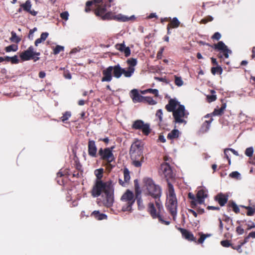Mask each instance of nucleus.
<instances>
[{
	"label": "nucleus",
	"instance_id": "nucleus-63",
	"mask_svg": "<svg viewBox=\"0 0 255 255\" xmlns=\"http://www.w3.org/2000/svg\"><path fill=\"white\" fill-rule=\"evenodd\" d=\"M164 50L163 48H162L160 49V50L158 52L157 54V58L158 59H161V55L163 52V51Z\"/></svg>",
	"mask_w": 255,
	"mask_h": 255
},
{
	"label": "nucleus",
	"instance_id": "nucleus-50",
	"mask_svg": "<svg viewBox=\"0 0 255 255\" xmlns=\"http://www.w3.org/2000/svg\"><path fill=\"white\" fill-rule=\"evenodd\" d=\"M221 245L223 247H226V248H228L230 246L231 247L232 245L231 243H230L229 241L227 240L222 241L221 242Z\"/></svg>",
	"mask_w": 255,
	"mask_h": 255
},
{
	"label": "nucleus",
	"instance_id": "nucleus-26",
	"mask_svg": "<svg viewBox=\"0 0 255 255\" xmlns=\"http://www.w3.org/2000/svg\"><path fill=\"white\" fill-rule=\"evenodd\" d=\"M213 121V119L211 118L209 121H205L201 126L200 131L201 133L207 132L210 128V125Z\"/></svg>",
	"mask_w": 255,
	"mask_h": 255
},
{
	"label": "nucleus",
	"instance_id": "nucleus-10",
	"mask_svg": "<svg viewBox=\"0 0 255 255\" xmlns=\"http://www.w3.org/2000/svg\"><path fill=\"white\" fill-rule=\"evenodd\" d=\"M131 128L134 129H141L142 133L145 135H148L151 132L149 124H144L143 121L141 120L135 121L133 123Z\"/></svg>",
	"mask_w": 255,
	"mask_h": 255
},
{
	"label": "nucleus",
	"instance_id": "nucleus-18",
	"mask_svg": "<svg viewBox=\"0 0 255 255\" xmlns=\"http://www.w3.org/2000/svg\"><path fill=\"white\" fill-rule=\"evenodd\" d=\"M21 7L23 8V10L28 12L33 16H36L37 12L34 10H31L32 4L30 0H27L25 3L21 4Z\"/></svg>",
	"mask_w": 255,
	"mask_h": 255
},
{
	"label": "nucleus",
	"instance_id": "nucleus-42",
	"mask_svg": "<svg viewBox=\"0 0 255 255\" xmlns=\"http://www.w3.org/2000/svg\"><path fill=\"white\" fill-rule=\"evenodd\" d=\"M175 77V84L177 86H181L183 84V81L182 80V78L180 77H178L177 76H174Z\"/></svg>",
	"mask_w": 255,
	"mask_h": 255
},
{
	"label": "nucleus",
	"instance_id": "nucleus-9",
	"mask_svg": "<svg viewBox=\"0 0 255 255\" xmlns=\"http://www.w3.org/2000/svg\"><path fill=\"white\" fill-rule=\"evenodd\" d=\"M94 13L97 16L100 17L103 20H111L112 18V12H107L106 5H99L95 9Z\"/></svg>",
	"mask_w": 255,
	"mask_h": 255
},
{
	"label": "nucleus",
	"instance_id": "nucleus-36",
	"mask_svg": "<svg viewBox=\"0 0 255 255\" xmlns=\"http://www.w3.org/2000/svg\"><path fill=\"white\" fill-rule=\"evenodd\" d=\"M71 116V113L70 111H66L63 114V116L60 118V120L62 122L66 123Z\"/></svg>",
	"mask_w": 255,
	"mask_h": 255
},
{
	"label": "nucleus",
	"instance_id": "nucleus-61",
	"mask_svg": "<svg viewBox=\"0 0 255 255\" xmlns=\"http://www.w3.org/2000/svg\"><path fill=\"white\" fill-rule=\"evenodd\" d=\"M207 209L208 210H217V211H219L220 209V207H215V206H208L207 207Z\"/></svg>",
	"mask_w": 255,
	"mask_h": 255
},
{
	"label": "nucleus",
	"instance_id": "nucleus-14",
	"mask_svg": "<svg viewBox=\"0 0 255 255\" xmlns=\"http://www.w3.org/2000/svg\"><path fill=\"white\" fill-rule=\"evenodd\" d=\"M33 50L34 47L30 46L27 50L20 53L19 55L20 59L23 61L31 60L33 56Z\"/></svg>",
	"mask_w": 255,
	"mask_h": 255
},
{
	"label": "nucleus",
	"instance_id": "nucleus-53",
	"mask_svg": "<svg viewBox=\"0 0 255 255\" xmlns=\"http://www.w3.org/2000/svg\"><path fill=\"white\" fill-rule=\"evenodd\" d=\"M229 176L233 178L238 179L240 177V174L238 171H233L230 174Z\"/></svg>",
	"mask_w": 255,
	"mask_h": 255
},
{
	"label": "nucleus",
	"instance_id": "nucleus-51",
	"mask_svg": "<svg viewBox=\"0 0 255 255\" xmlns=\"http://www.w3.org/2000/svg\"><path fill=\"white\" fill-rule=\"evenodd\" d=\"M93 3V1H88L86 2V7H85V11L87 12H89L91 10L90 8L89 7L90 6H91Z\"/></svg>",
	"mask_w": 255,
	"mask_h": 255
},
{
	"label": "nucleus",
	"instance_id": "nucleus-30",
	"mask_svg": "<svg viewBox=\"0 0 255 255\" xmlns=\"http://www.w3.org/2000/svg\"><path fill=\"white\" fill-rule=\"evenodd\" d=\"M179 135V131L178 129H174L171 132H170L167 136L168 139H173L178 137Z\"/></svg>",
	"mask_w": 255,
	"mask_h": 255
},
{
	"label": "nucleus",
	"instance_id": "nucleus-32",
	"mask_svg": "<svg viewBox=\"0 0 255 255\" xmlns=\"http://www.w3.org/2000/svg\"><path fill=\"white\" fill-rule=\"evenodd\" d=\"M180 22L176 17H174L170 22L167 25L171 28H177L180 25Z\"/></svg>",
	"mask_w": 255,
	"mask_h": 255
},
{
	"label": "nucleus",
	"instance_id": "nucleus-1",
	"mask_svg": "<svg viewBox=\"0 0 255 255\" xmlns=\"http://www.w3.org/2000/svg\"><path fill=\"white\" fill-rule=\"evenodd\" d=\"M144 181L146 187L147 194L154 199L157 208L156 210L153 202H150L147 205V212L153 219L157 218L160 223L169 225L170 221L164 220L160 214L162 210H163L162 203L160 200L162 194L160 187L156 185L151 178L144 179Z\"/></svg>",
	"mask_w": 255,
	"mask_h": 255
},
{
	"label": "nucleus",
	"instance_id": "nucleus-38",
	"mask_svg": "<svg viewBox=\"0 0 255 255\" xmlns=\"http://www.w3.org/2000/svg\"><path fill=\"white\" fill-rule=\"evenodd\" d=\"M242 207L248 210L247 215L249 216H253L255 212V209L250 207V206H241Z\"/></svg>",
	"mask_w": 255,
	"mask_h": 255
},
{
	"label": "nucleus",
	"instance_id": "nucleus-54",
	"mask_svg": "<svg viewBox=\"0 0 255 255\" xmlns=\"http://www.w3.org/2000/svg\"><path fill=\"white\" fill-rule=\"evenodd\" d=\"M221 37V34L218 32H216L212 35L211 38L213 40H219Z\"/></svg>",
	"mask_w": 255,
	"mask_h": 255
},
{
	"label": "nucleus",
	"instance_id": "nucleus-35",
	"mask_svg": "<svg viewBox=\"0 0 255 255\" xmlns=\"http://www.w3.org/2000/svg\"><path fill=\"white\" fill-rule=\"evenodd\" d=\"M11 36L10 38V40L11 42L18 43L20 41L21 38L17 36L15 32H14L13 31H11Z\"/></svg>",
	"mask_w": 255,
	"mask_h": 255
},
{
	"label": "nucleus",
	"instance_id": "nucleus-48",
	"mask_svg": "<svg viewBox=\"0 0 255 255\" xmlns=\"http://www.w3.org/2000/svg\"><path fill=\"white\" fill-rule=\"evenodd\" d=\"M162 111L161 109H159L156 111V116L159 119V123H161L162 121Z\"/></svg>",
	"mask_w": 255,
	"mask_h": 255
},
{
	"label": "nucleus",
	"instance_id": "nucleus-2",
	"mask_svg": "<svg viewBox=\"0 0 255 255\" xmlns=\"http://www.w3.org/2000/svg\"><path fill=\"white\" fill-rule=\"evenodd\" d=\"M102 193L105 194V199L103 201L97 199V204L100 206L103 205L107 208L112 207L114 202V188L111 181L103 182L102 180H96L91 191V195L93 197H98Z\"/></svg>",
	"mask_w": 255,
	"mask_h": 255
},
{
	"label": "nucleus",
	"instance_id": "nucleus-62",
	"mask_svg": "<svg viewBox=\"0 0 255 255\" xmlns=\"http://www.w3.org/2000/svg\"><path fill=\"white\" fill-rule=\"evenodd\" d=\"M191 207L192 208H195L196 206H197V203H198V202L197 201V199L194 200H192L191 201Z\"/></svg>",
	"mask_w": 255,
	"mask_h": 255
},
{
	"label": "nucleus",
	"instance_id": "nucleus-12",
	"mask_svg": "<svg viewBox=\"0 0 255 255\" xmlns=\"http://www.w3.org/2000/svg\"><path fill=\"white\" fill-rule=\"evenodd\" d=\"M160 172H161L164 175L165 177L168 179H171L173 177L172 170L171 169L170 165L164 162L161 164L160 168Z\"/></svg>",
	"mask_w": 255,
	"mask_h": 255
},
{
	"label": "nucleus",
	"instance_id": "nucleus-15",
	"mask_svg": "<svg viewBox=\"0 0 255 255\" xmlns=\"http://www.w3.org/2000/svg\"><path fill=\"white\" fill-rule=\"evenodd\" d=\"M124 180L123 181L121 179H119V183L123 187L127 186L129 183L130 177L129 175V171L127 168H125L123 170Z\"/></svg>",
	"mask_w": 255,
	"mask_h": 255
},
{
	"label": "nucleus",
	"instance_id": "nucleus-6",
	"mask_svg": "<svg viewBox=\"0 0 255 255\" xmlns=\"http://www.w3.org/2000/svg\"><path fill=\"white\" fill-rule=\"evenodd\" d=\"M120 65L117 64L114 66H110L102 71L103 77L101 81L110 82L113 77L116 79L120 78Z\"/></svg>",
	"mask_w": 255,
	"mask_h": 255
},
{
	"label": "nucleus",
	"instance_id": "nucleus-33",
	"mask_svg": "<svg viewBox=\"0 0 255 255\" xmlns=\"http://www.w3.org/2000/svg\"><path fill=\"white\" fill-rule=\"evenodd\" d=\"M228 205L229 207H232L234 212L236 214L240 213V209L239 207L233 201H230Z\"/></svg>",
	"mask_w": 255,
	"mask_h": 255
},
{
	"label": "nucleus",
	"instance_id": "nucleus-28",
	"mask_svg": "<svg viewBox=\"0 0 255 255\" xmlns=\"http://www.w3.org/2000/svg\"><path fill=\"white\" fill-rule=\"evenodd\" d=\"M137 63L136 59L133 58L128 59L127 60V63L128 65V67L127 68H130L131 71H132V72L134 73L135 71L134 67L136 65Z\"/></svg>",
	"mask_w": 255,
	"mask_h": 255
},
{
	"label": "nucleus",
	"instance_id": "nucleus-29",
	"mask_svg": "<svg viewBox=\"0 0 255 255\" xmlns=\"http://www.w3.org/2000/svg\"><path fill=\"white\" fill-rule=\"evenodd\" d=\"M141 194L137 193L135 195V199L136 200L137 204L138 206V209L139 210H143L144 208V206L143 203V201L141 197Z\"/></svg>",
	"mask_w": 255,
	"mask_h": 255
},
{
	"label": "nucleus",
	"instance_id": "nucleus-52",
	"mask_svg": "<svg viewBox=\"0 0 255 255\" xmlns=\"http://www.w3.org/2000/svg\"><path fill=\"white\" fill-rule=\"evenodd\" d=\"M69 13L67 11H64L60 13V17L65 20L68 19Z\"/></svg>",
	"mask_w": 255,
	"mask_h": 255
},
{
	"label": "nucleus",
	"instance_id": "nucleus-57",
	"mask_svg": "<svg viewBox=\"0 0 255 255\" xmlns=\"http://www.w3.org/2000/svg\"><path fill=\"white\" fill-rule=\"evenodd\" d=\"M236 232L238 234L242 235L244 233V230L241 226H239L236 228Z\"/></svg>",
	"mask_w": 255,
	"mask_h": 255
},
{
	"label": "nucleus",
	"instance_id": "nucleus-5",
	"mask_svg": "<svg viewBox=\"0 0 255 255\" xmlns=\"http://www.w3.org/2000/svg\"><path fill=\"white\" fill-rule=\"evenodd\" d=\"M98 154L100 157V159L104 163L106 169L111 171L115 167V165L112 164V162H115L116 159L113 152H111L109 148H100L99 149Z\"/></svg>",
	"mask_w": 255,
	"mask_h": 255
},
{
	"label": "nucleus",
	"instance_id": "nucleus-17",
	"mask_svg": "<svg viewBox=\"0 0 255 255\" xmlns=\"http://www.w3.org/2000/svg\"><path fill=\"white\" fill-rule=\"evenodd\" d=\"M179 102H178L175 99H170L168 103L165 106V108L168 112H172L173 113V111H175L176 108L177 106H179Z\"/></svg>",
	"mask_w": 255,
	"mask_h": 255
},
{
	"label": "nucleus",
	"instance_id": "nucleus-19",
	"mask_svg": "<svg viewBox=\"0 0 255 255\" xmlns=\"http://www.w3.org/2000/svg\"><path fill=\"white\" fill-rule=\"evenodd\" d=\"M178 230L180 232L183 237L188 241H196V238L194 237L193 234L186 229L178 228Z\"/></svg>",
	"mask_w": 255,
	"mask_h": 255
},
{
	"label": "nucleus",
	"instance_id": "nucleus-45",
	"mask_svg": "<svg viewBox=\"0 0 255 255\" xmlns=\"http://www.w3.org/2000/svg\"><path fill=\"white\" fill-rule=\"evenodd\" d=\"M134 184L135 195L137 193L141 194V191L139 190V187L138 183V180L137 179H135L134 180Z\"/></svg>",
	"mask_w": 255,
	"mask_h": 255
},
{
	"label": "nucleus",
	"instance_id": "nucleus-4",
	"mask_svg": "<svg viewBox=\"0 0 255 255\" xmlns=\"http://www.w3.org/2000/svg\"><path fill=\"white\" fill-rule=\"evenodd\" d=\"M142 145L138 142L131 144L129 150V154L132 160V164L136 167H140L144 162Z\"/></svg>",
	"mask_w": 255,
	"mask_h": 255
},
{
	"label": "nucleus",
	"instance_id": "nucleus-21",
	"mask_svg": "<svg viewBox=\"0 0 255 255\" xmlns=\"http://www.w3.org/2000/svg\"><path fill=\"white\" fill-rule=\"evenodd\" d=\"M207 191L203 189L199 190L196 194V198L198 203L202 204L204 202V199L207 197Z\"/></svg>",
	"mask_w": 255,
	"mask_h": 255
},
{
	"label": "nucleus",
	"instance_id": "nucleus-59",
	"mask_svg": "<svg viewBox=\"0 0 255 255\" xmlns=\"http://www.w3.org/2000/svg\"><path fill=\"white\" fill-rule=\"evenodd\" d=\"M48 35L49 34L47 32H43L41 33L40 38L44 41L46 39Z\"/></svg>",
	"mask_w": 255,
	"mask_h": 255
},
{
	"label": "nucleus",
	"instance_id": "nucleus-31",
	"mask_svg": "<svg viewBox=\"0 0 255 255\" xmlns=\"http://www.w3.org/2000/svg\"><path fill=\"white\" fill-rule=\"evenodd\" d=\"M211 95H208L206 96V100L208 103H211L216 100L217 96L215 94L216 92L214 90H211L210 91Z\"/></svg>",
	"mask_w": 255,
	"mask_h": 255
},
{
	"label": "nucleus",
	"instance_id": "nucleus-60",
	"mask_svg": "<svg viewBox=\"0 0 255 255\" xmlns=\"http://www.w3.org/2000/svg\"><path fill=\"white\" fill-rule=\"evenodd\" d=\"M229 151V149L228 148L225 149L224 150V154H225V156L226 158L228 159V162H229V164L230 165L231 164V159L229 158V157L228 156V152Z\"/></svg>",
	"mask_w": 255,
	"mask_h": 255
},
{
	"label": "nucleus",
	"instance_id": "nucleus-27",
	"mask_svg": "<svg viewBox=\"0 0 255 255\" xmlns=\"http://www.w3.org/2000/svg\"><path fill=\"white\" fill-rule=\"evenodd\" d=\"M227 107L226 103H223L222 104L221 107L220 109H215L212 115L213 116H221L224 113Z\"/></svg>",
	"mask_w": 255,
	"mask_h": 255
},
{
	"label": "nucleus",
	"instance_id": "nucleus-56",
	"mask_svg": "<svg viewBox=\"0 0 255 255\" xmlns=\"http://www.w3.org/2000/svg\"><path fill=\"white\" fill-rule=\"evenodd\" d=\"M246 225H247L248 227V228H247L248 230H250L252 228H255V224H254V223H253L251 221L249 222L248 224L246 223Z\"/></svg>",
	"mask_w": 255,
	"mask_h": 255
},
{
	"label": "nucleus",
	"instance_id": "nucleus-34",
	"mask_svg": "<svg viewBox=\"0 0 255 255\" xmlns=\"http://www.w3.org/2000/svg\"><path fill=\"white\" fill-rule=\"evenodd\" d=\"M211 71L213 75H215L216 74L221 75L223 72V69L221 66H217L212 67L211 69Z\"/></svg>",
	"mask_w": 255,
	"mask_h": 255
},
{
	"label": "nucleus",
	"instance_id": "nucleus-43",
	"mask_svg": "<svg viewBox=\"0 0 255 255\" xmlns=\"http://www.w3.org/2000/svg\"><path fill=\"white\" fill-rule=\"evenodd\" d=\"M144 92L150 93L155 95L156 97L158 96V91L157 89H148L144 91Z\"/></svg>",
	"mask_w": 255,
	"mask_h": 255
},
{
	"label": "nucleus",
	"instance_id": "nucleus-44",
	"mask_svg": "<svg viewBox=\"0 0 255 255\" xmlns=\"http://www.w3.org/2000/svg\"><path fill=\"white\" fill-rule=\"evenodd\" d=\"M254 149L253 147H248L245 151V154L248 157H251L253 155Z\"/></svg>",
	"mask_w": 255,
	"mask_h": 255
},
{
	"label": "nucleus",
	"instance_id": "nucleus-41",
	"mask_svg": "<svg viewBox=\"0 0 255 255\" xmlns=\"http://www.w3.org/2000/svg\"><path fill=\"white\" fill-rule=\"evenodd\" d=\"M199 234L200 236V238L198 240L197 243L198 244H202L207 237L210 236V235H205L202 233H199Z\"/></svg>",
	"mask_w": 255,
	"mask_h": 255
},
{
	"label": "nucleus",
	"instance_id": "nucleus-46",
	"mask_svg": "<svg viewBox=\"0 0 255 255\" xmlns=\"http://www.w3.org/2000/svg\"><path fill=\"white\" fill-rule=\"evenodd\" d=\"M144 98L145 99V101L148 103L150 105H154L156 104V102L155 100H154L151 97H146Z\"/></svg>",
	"mask_w": 255,
	"mask_h": 255
},
{
	"label": "nucleus",
	"instance_id": "nucleus-7",
	"mask_svg": "<svg viewBox=\"0 0 255 255\" xmlns=\"http://www.w3.org/2000/svg\"><path fill=\"white\" fill-rule=\"evenodd\" d=\"M135 200L133 192L129 189H127L121 198V201L123 203L122 210L123 212H131L132 206L134 203Z\"/></svg>",
	"mask_w": 255,
	"mask_h": 255
},
{
	"label": "nucleus",
	"instance_id": "nucleus-55",
	"mask_svg": "<svg viewBox=\"0 0 255 255\" xmlns=\"http://www.w3.org/2000/svg\"><path fill=\"white\" fill-rule=\"evenodd\" d=\"M10 62L12 64H17L19 62L17 56L16 55H14V56L10 57Z\"/></svg>",
	"mask_w": 255,
	"mask_h": 255
},
{
	"label": "nucleus",
	"instance_id": "nucleus-8",
	"mask_svg": "<svg viewBox=\"0 0 255 255\" xmlns=\"http://www.w3.org/2000/svg\"><path fill=\"white\" fill-rule=\"evenodd\" d=\"M174 118V122L175 124L186 125L187 121L186 119L188 118L189 113L185 110L183 105H179L175 111L172 114Z\"/></svg>",
	"mask_w": 255,
	"mask_h": 255
},
{
	"label": "nucleus",
	"instance_id": "nucleus-47",
	"mask_svg": "<svg viewBox=\"0 0 255 255\" xmlns=\"http://www.w3.org/2000/svg\"><path fill=\"white\" fill-rule=\"evenodd\" d=\"M213 20V17L211 16H207L206 17L202 19L201 21V23L203 24H206L209 21H211Z\"/></svg>",
	"mask_w": 255,
	"mask_h": 255
},
{
	"label": "nucleus",
	"instance_id": "nucleus-20",
	"mask_svg": "<svg viewBox=\"0 0 255 255\" xmlns=\"http://www.w3.org/2000/svg\"><path fill=\"white\" fill-rule=\"evenodd\" d=\"M116 48L120 51L121 52H124L125 56L128 57L130 55V49L128 47H126L124 42L123 43L116 44L115 45Z\"/></svg>",
	"mask_w": 255,
	"mask_h": 255
},
{
	"label": "nucleus",
	"instance_id": "nucleus-40",
	"mask_svg": "<svg viewBox=\"0 0 255 255\" xmlns=\"http://www.w3.org/2000/svg\"><path fill=\"white\" fill-rule=\"evenodd\" d=\"M255 239V232H252L249 233V234L245 238L244 240L243 241V244H246L249 241L250 238Z\"/></svg>",
	"mask_w": 255,
	"mask_h": 255
},
{
	"label": "nucleus",
	"instance_id": "nucleus-22",
	"mask_svg": "<svg viewBox=\"0 0 255 255\" xmlns=\"http://www.w3.org/2000/svg\"><path fill=\"white\" fill-rule=\"evenodd\" d=\"M134 17L133 15L130 16V17H128L127 16L124 15L122 14H119L117 15H115L114 13L112 12V19H114L118 21H129L132 18H133Z\"/></svg>",
	"mask_w": 255,
	"mask_h": 255
},
{
	"label": "nucleus",
	"instance_id": "nucleus-13",
	"mask_svg": "<svg viewBox=\"0 0 255 255\" xmlns=\"http://www.w3.org/2000/svg\"><path fill=\"white\" fill-rule=\"evenodd\" d=\"M88 152L89 155L92 157H96L98 155L97 147L94 140H89L88 142Z\"/></svg>",
	"mask_w": 255,
	"mask_h": 255
},
{
	"label": "nucleus",
	"instance_id": "nucleus-23",
	"mask_svg": "<svg viewBox=\"0 0 255 255\" xmlns=\"http://www.w3.org/2000/svg\"><path fill=\"white\" fill-rule=\"evenodd\" d=\"M132 94V99L134 103L140 102L142 101L144 97L138 93L136 89H133L131 91Z\"/></svg>",
	"mask_w": 255,
	"mask_h": 255
},
{
	"label": "nucleus",
	"instance_id": "nucleus-58",
	"mask_svg": "<svg viewBox=\"0 0 255 255\" xmlns=\"http://www.w3.org/2000/svg\"><path fill=\"white\" fill-rule=\"evenodd\" d=\"M245 244H243V242H241L240 244L237 246H233L232 245L231 247L232 249H233L234 250H236L237 251H239L241 247L244 245Z\"/></svg>",
	"mask_w": 255,
	"mask_h": 255
},
{
	"label": "nucleus",
	"instance_id": "nucleus-49",
	"mask_svg": "<svg viewBox=\"0 0 255 255\" xmlns=\"http://www.w3.org/2000/svg\"><path fill=\"white\" fill-rule=\"evenodd\" d=\"M98 173L96 174L97 179V180H101V178L103 177V173L104 172V170L103 168H100L97 170Z\"/></svg>",
	"mask_w": 255,
	"mask_h": 255
},
{
	"label": "nucleus",
	"instance_id": "nucleus-64",
	"mask_svg": "<svg viewBox=\"0 0 255 255\" xmlns=\"http://www.w3.org/2000/svg\"><path fill=\"white\" fill-rule=\"evenodd\" d=\"M188 211L189 213H191L196 218L197 217V213L194 210L190 209H188Z\"/></svg>",
	"mask_w": 255,
	"mask_h": 255
},
{
	"label": "nucleus",
	"instance_id": "nucleus-3",
	"mask_svg": "<svg viewBox=\"0 0 255 255\" xmlns=\"http://www.w3.org/2000/svg\"><path fill=\"white\" fill-rule=\"evenodd\" d=\"M167 186L168 194L166 196L165 207L172 217L173 220L176 221L178 207L177 199L172 184L168 182Z\"/></svg>",
	"mask_w": 255,
	"mask_h": 255
},
{
	"label": "nucleus",
	"instance_id": "nucleus-37",
	"mask_svg": "<svg viewBox=\"0 0 255 255\" xmlns=\"http://www.w3.org/2000/svg\"><path fill=\"white\" fill-rule=\"evenodd\" d=\"M18 49V46L16 45L11 44L5 48V50L6 52L10 51H16Z\"/></svg>",
	"mask_w": 255,
	"mask_h": 255
},
{
	"label": "nucleus",
	"instance_id": "nucleus-16",
	"mask_svg": "<svg viewBox=\"0 0 255 255\" xmlns=\"http://www.w3.org/2000/svg\"><path fill=\"white\" fill-rule=\"evenodd\" d=\"M214 200L222 207L225 206V205L227 203L228 200V195L222 193H220L215 196Z\"/></svg>",
	"mask_w": 255,
	"mask_h": 255
},
{
	"label": "nucleus",
	"instance_id": "nucleus-24",
	"mask_svg": "<svg viewBox=\"0 0 255 255\" xmlns=\"http://www.w3.org/2000/svg\"><path fill=\"white\" fill-rule=\"evenodd\" d=\"M90 216L98 220H102L107 219V216L106 214L101 213L99 211L96 210L92 212Z\"/></svg>",
	"mask_w": 255,
	"mask_h": 255
},
{
	"label": "nucleus",
	"instance_id": "nucleus-25",
	"mask_svg": "<svg viewBox=\"0 0 255 255\" xmlns=\"http://www.w3.org/2000/svg\"><path fill=\"white\" fill-rule=\"evenodd\" d=\"M120 78L122 75L126 78H129L133 74L130 68H123L120 66Z\"/></svg>",
	"mask_w": 255,
	"mask_h": 255
},
{
	"label": "nucleus",
	"instance_id": "nucleus-11",
	"mask_svg": "<svg viewBox=\"0 0 255 255\" xmlns=\"http://www.w3.org/2000/svg\"><path fill=\"white\" fill-rule=\"evenodd\" d=\"M206 45L211 46L214 50L220 51L221 53H223V56L226 58L229 57V53H231L232 51L229 49L227 46L222 41L218 42L217 44H214L213 45H210L209 43H206Z\"/></svg>",
	"mask_w": 255,
	"mask_h": 255
},
{
	"label": "nucleus",
	"instance_id": "nucleus-39",
	"mask_svg": "<svg viewBox=\"0 0 255 255\" xmlns=\"http://www.w3.org/2000/svg\"><path fill=\"white\" fill-rule=\"evenodd\" d=\"M53 54L55 55H57L59 54L60 52L63 51L64 50V47L61 45H57L55 48H53Z\"/></svg>",
	"mask_w": 255,
	"mask_h": 255
}]
</instances>
